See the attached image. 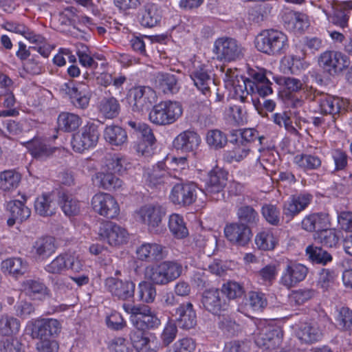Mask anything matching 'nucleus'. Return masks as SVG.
Returning a JSON list of instances; mask_svg holds the SVG:
<instances>
[{
    "instance_id": "obj_1",
    "label": "nucleus",
    "mask_w": 352,
    "mask_h": 352,
    "mask_svg": "<svg viewBox=\"0 0 352 352\" xmlns=\"http://www.w3.org/2000/svg\"><path fill=\"white\" fill-rule=\"evenodd\" d=\"M135 329L130 333L134 347L141 352H157L162 347L160 341L155 333H144L145 330L155 329L161 324L157 314L146 305H142L138 314L132 319Z\"/></svg>"
},
{
    "instance_id": "obj_2",
    "label": "nucleus",
    "mask_w": 352,
    "mask_h": 352,
    "mask_svg": "<svg viewBox=\"0 0 352 352\" xmlns=\"http://www.w3.org/2000/svg\"><path fill=\"white\" fill-rule=\"evenodd\" d=\"M255 47L259 52L267 55H280L289 47L288 38L281 31L274 29L265 30L256 36Z\"/></svg>"
},
{
    "instance_id": "obj_3",
    "label": "nucleus",
    "mask_w": 352,
    "mask_h": 352,
    "mask_svg": "<svg viewBox=\"0 0 352 352\" xmlns=\"http://www.w3.org/2000/svg\"><path fill=\"white\" fill-rule=\"evenodd\" d=\"M183 108L180 102L166 100L153 106L151 110L149 120L157 125H169L175 122L182 115Z\"/></svg>"
},
{
    "instance_id": "obj_4",
    "label": "nucleus",
    "mask_w": 352,
    "mask_h": 352,
    "mask_svg": "<svg viewBox=\"0 0 352 352\" xmlns=\"http://www.w3.org/2000/svg\"><path fill=\"white\" fill-rule=\"evenodd\" d=\"M182 266L174 261H163L146 268V277L156 285H166L180 276Z\"/></svg>"
},
{
    "instance_id": "obj_5",
    "label": "nucleus",
    "mask_w": 352,
    "mask_h": 352,
    "mask_svg": "<svg viewBox=\"0 0 352 352\" xmlns=\"http://www.w3.org/2000/svg\"><path fill=\"white\" fill-rule=\"evenodd\" d=\"M100 135L99 125L94 122H87L73 135L71 142L73 150L83 153L94 148L98 142Z\"/></svg>"
},
{
    "instance_id": "obj_6",
    "label": "nucleus",
    "mask_w": 352,
    "mask_h": 352,
    "mask_svg": "<svg viewBox=\"0 0 352 352\" xmlns=\"http://www.w3.org/2000/svg\"><path fill=\"white\" fill-rule=\"evenodd\" d=\"M223 72L225 88L229 91V96L233 98L245 102L248 96L247 86H253L252 82L240 75L236 69H221Z\"/></svg>"
},
{
    "instance_id": "obj_7",
    "label": "nucleus",
    "mask_w": 352,
    "mask_h": 352,
    "mask_svg": "<svg viewBox=\"0 0 352 352\" xmlns=\"http://www.w3.org/2000/svg\"><path fill=\"white\" fill-rule=\"evenodd\" d=\"M166 214L164 208L158 203L146 204L138 209L134 213L135 220L147 226L150 230L158 228Z\"/></svg>"
},
{
    "instance_id": "obj_8",
    "label": "nucleus",
    "mask_w": 352,
    "mask_h": 352,
    "mask_svg": "<svg viewBox=\"0 0 352 352\" xmlns=\"http://www.w3.org/2000/svg\"><path fill=\"white\" fill-rule=\"evenodd\" d=\"M84 263L79 255L76 254H62L54 258L47 264L45 270L52 274H62L70 270L74 272H80L83 270Z\"/></svg>"
},
{
    "instance_id": "obj_9",
    "label": "nucleus",
    "mask_w": 352,
    "mask_h": 352,
    "mask_svg": "<svg viewBox=\"0 0 352 352\" xmlns=\"http://www.w3.org/2000/svg\"><path fill=\"white\" fill-rule=\"evenodd\" d=\"M314 101L317 104V108L315 109L316 112L324 115H331L333 118H335L342 111H346L349 103H351L347 100L326 94L315 95Z\"/></svg>"
},
{
    "instance_id": "obj_10",
    "label": "nucleus",
    "mask_w": 352,
    "mask_h": 352,
    "mask_svg": "<svg viewBox=\"0 0 352 352\" xmlns=\"http://www.w3.org/2000/svg\"><path fill=\"white\" fill-rule=\"evenodd\" d=\"M318 65L330 75H336L350 65L349 58L338 51H326L318 57Z\"/></svg>"
},
{
    "instance_id": "obj_11",
    "label": "nucleus",
    "mask_w": 352,
    "mask_h": 352,
    "mask_svg": "<svg viewBox=\"0 0 352 352\" xmlns=\"http://www.w3.org/2000/svg\"><path fill=\"white\" fill-rule=\"evenodd\" d=\"M156 101V93L150 87L138 86L129 91V103L133 111L147 110Z\"/></svg>"
},
{
    "instance_id": "obj_12",
    "label": "nucleus",
    "mask_w": 352,
    "mask_h": 352,
    "mask_svg": "<svg viewBox=\"0 0 352 352\" xmlns=\"http://www.w3.org/2000/svg\"><path fill=\"white\" fill-rule=\"evenodd\" d=\"M190 77L196 87L205 96L210 94V86L214 84L212 66L208 63L195 62L190 72Z\"/></svg>"
},
{
    "instance_id": "obj_13",
    "label": "nucleus",
    "mask_w": 352,
    "mask_h": 352,
    "mask_svg": "<svg viewBox=\"0 0 352 352\" xmlns=\"http://www.w3.org/2000/svg\"><path fill=\"white\" fill-rule=\"evenodd\" d=\"M308 273V268L299 263L288 261L281 272L279 283L287 289L296 286L305 280Z\"/></svg>"
},
{
    "instance_id": "obj_14",
    "label": "nucleus",
    "mask_w": 352,
    "mask_h": 352,
    "mask_svg": "<svg viewBox=\"0 0 352 352\" xmlns=\"http://www.w3.org/2000/svg\"><path fill=\"white\" fill-rule=\"evenodd\" d=\"M213 51L217 58L226 61H232L243 56V48L238 42L232 38L221 37L214 43Z\"/></svg>"
},
{
    "instance_id": "obj_15",
    "label": "nucleus",
    "mask_w": 352,
    "mask_h": 352,
    "mask_svg": "<svg viewBox=\"0 0 352 352\" xmlns=\"http://www.w3.org/2000/svg\"><path fill=\"white\" fill-rule=\"evenodd\" d=\"M93 210L101 216L115 218L120 212L119 205L116 199L107 192H98L91 199Z\"/></svg>"
},
{
    "instance_id": "obj_16",
    "label": "nucleus",
    "mask_w": 352,
    "mask_h": 352,
    "mask_svg": "<svg viewBox=\"0 0 352 352\" xmlns=\"http://www.w3.org/2000/svg\"><path fill=\"white\" fill-rule=\"evenodd\" d=\"M314 6L322 11L329 22L342 28L348 26L349 14L339 1L326 0L322 4Z\"/></svg>"
},
{
    "instance_id": "obj_17",
    "label": "nucleus",
    "mask_w": 352,
    "mask_h": 352,
    "mask_svg": "<svg viewBox=\"0 0 352 352\" xmlns=\"http://www.w3.org/2000/svg\"><path fill=\"white\" fill-rule=\"evenodd\" d=\"M280 342L279 331L274 326L268 324L265 320L260 322L255 336V343L258 347L272 350L278 346Z\"/></svg>"
},
{
    "instance_id": "obj_18",
    "label": "nucleus",
    "mask_w": 352,
    "mask_h": 352,
    "mask_svg": "<svg viewBox=\"0 0 352 352\" xmlns=\"http://www.w3.org/2000/svg\"><path fill=\"white\" fill-rule=\"evenodd\" d=\"M100 237L111 246H119L129 240L127 230L121 226L111 221L102 223L98 230Z\"/></svg>"
},
{
    "instance_id": "obj_19",
    "label": "nucleus",
    "mask_w": 352,
    "mask_h": 352,
    "mask_svg": "<svg viewBox=\"0 0 352 352\" xmlns=\"http://www.w3.org/2000/svg\"><path fill=\"white\" fill-rule=\"evenodd\" d=\"M228 173L219 167L208 173L206 182L205 193L212 199L219 200L223 197V189L226 184Z\"/></svg>"
},
{
    "instance_id": "obj_20",
    "label": "nucleus",
    "mask_w": 352,
    "mask_h": 352,
    "mask_svg": "<svg viewBox=\"0 0 352 352\" xmlns=\"http://www.w3.org/2000/svg\"><path fill=\"white\" fill-rule=\"evenodd\" d=\"M63 89L69 96L73 104L79 109H85L89 104L91 91L89 86L82 82L69 81L63 85Z\"/></svg>"
},
{
    "instance_id": "obj_21",
    "label": "nucleus",
    "mask_w": 352,
    "mask_h": 352,
    "mask_svg": "<svg viewBox=\"0 0 352 352\" xmlns=\"http://www.w3.org/2000/svg\"><path fill=\"white\" fill-rule=\"evenodd\" d=\"M201 143L200 135L195 131L186 130L178 134L173 141V148L181 153L196 154Z\"/></svg>"
},
{
    "instance_id": "obj_22",
    "label": "nucleus",
    "mask_w": 352,
    "mask_h": 352,
    "mask_svg": "<svg viewBox=\"0 0 352 352\" xmlns=\"http://www.w3.org/2000/svg\"><path fill=\"white\" fill-rule=\"evenodd\" d=\"M312 199L313 196L306 192L291 196L283 203V214L289 220L293 219L305 210Z\"/></svg>"
},
{
    "instance_id": "obj_23",
    "label": "nucleus",
    "mask_w": 352,
    "mask_h": 352,
    "mask_svg": "<svg viewBox=\"0 0 352 352\" xmlns=\"http://www.w3.org/2000/svg\"><path fill=\"white\" fill-rule=\"evenodd\" d=\"M197 197V186L193 183L177 184L169 195V199L174 204L186 206L192 204Z\"/></svg>"
},
{
    "instance_id": "obj_24",
    "label": "nucleus",
    "mask_w": 352,
    "mask_h": 352,
    "mask_svg": "<svg viewBox=\"0 0 352 352\" xmlns=\"http://www.w3.org/2000/svg\"><path fill=\"white\" fill-rule=\"evenodd\" d=\"M104 285L109 292L121 300L129 299L134 295L135 285L132 281L109 277L106 279Z\"/></svg>"
},
{
    "instance_id": "obj_25",
    "label": "nucleus",
    "mask_w": 352,
    "mask_h": 352,
    "mask_svg": "<svg viewBox=\"0 0 352 352\" xmlns=\"http://www.w3.org/2000/svg\"><path fill=\"white\" fill-rule=\"evenodd\" d=\"M224 234L231 243L240 245L247 244L252 236L250 229L242 223H231L224 228Z\"/></svg>"
},
{
    "instance_id": "obj_26",
    "label": "nucleus",
    "mask_w": 352,
    "mask_h": 352,
    "mask_svg": "<svg viewBox=\"0 0 352 352\" xmlns=\"http://www.w3.org/2000/svg\"><path fill=\"white\" fill-rule=\"evenodd\" d=\"M138 259L147 262H154L162 259L166 256L165 248L155 243H144L136 250Z\"/></svg>"
},
{
    "instance_id": "obj_27",
    "label": "nucleus",
    "mask_w": 352,
    "mask_h": 352,
    "mask_svg": "<svg viewBox=\"0 0 352 352\" xmlns=\"http://www.w3.org/2000/svg\"><path fill=\"white\" fill-rule=\"evenodd\" d=\"M173 316L181 328L191 329L197 324L196 313L190 302L180 305Z\"/></svg>"
},
{
    "instance_id": "obj_28",
    "label": "nucleus",
    "mask_w": 352,
    "mask_h": 352,
    "mask_svg": "<svg viewBox=\"0 0 352 352\" xmlns=\"http://www.w3.org/2000/svg\"><path fill=\"white\" fill-rule=\"evenodd\" d=\"M144 177L148 185L151 187L168 183L171 179L164 160L157 162L151 169L146 170Z\"/></svg>"
},
{
    "instance_id": "obj_29",
    "label": "nucleus",
    "mask_w": 352,
    "mask_h": 352,
    "mask_svg": "<svg viewBox=\"0 0 352 352\" xmlns=\"http://www.w3.org/2000/svg\"><path fill=\"white\" fill-rule=\"evenodd\" d=\"M23 199V201L11 200L7 203L6 208L10 214L7 221L9 226H12L16 222H22L30 217L31 211L25 204L26 199Z\"/></svg>"
},
{
    "instance_id": "obj_30",
    "label": "nucleus",
    "mask_w": 352,
    "mask_h": 352,
    "mask_svg": "<svg viewBox=\"0 0 352 352\" xmlns=\"http://www.w3.org/2000/svg\"><path fill=\"white\" fill-rule=\"evenodd\" d=\"M331 226L328 214L324 212L311 213L306 215L301 221V228L307 232L319 231Z\"/></svg>"
},
{
    "instance_id": "obj_31",
    "label": "nucleus",
    "mask_w": 352,
    "mask_h": 352,
    "mask_svg": "<svg viewBox=\"0 0 352 352\" xmlns=\"http://www.w3.org/2000/svg\"><path fill=\"white\" fill-rule=\"evenodd\" d=\"M102 168L100 171L96 173L92 176L94 184L105 190H117L122 186V181L115 176L112 173L108 172Z\"/></svg>"
},
{
    "instance_id": "obj_32",
    "label": "nucleus",
    "mask_w": 352,
    "mask_h": 352,
    "mask_svg": "<svg viewBox=\"0 0 352 352\" xmlns=\"http://www.w3.org/2000/svg\"><path fill=\"white\" fill-rule=\"evenodd\" d=\"M202 304L206 309L213 314H219L222 310H226L227 308V305L221 299L220 292L217 289H210L204 292Z\"/></svg>"
},
{
    "instance_id": "obj_33",
    "label": "nucleus",
    "mask_w": 352,
    "mask_h": 352,
    "mask_svg": "<svg viewBox=\"0 0 352 352\" xmlns=\"http://www.w3.org/2000/svg\"><path fill=\"white\" fill-rule=\"evenodd\" d=\"M309 63L305 59L294 55L283 57L280 62V71L286 74H298L307 69Z\"/></svg>"
},
{
    "instance_id": "obj_34",
    "label": "nucleus",
    "mask_w": 352,
    "mask_h": 352,
    "mask_svg": "<svg viewBox=\"0 0 352 352\" xmlns=\"http://www.w3.org/2000/svg\"><path fill=\"white\" fill-rule=\"evenodd\" d=\"M166 167L170 178L181 179L188 169V162L186 157H175L167 155L164 159Z\"/></svg>"
},
{
    "instance_id": "obj_35",
    "label": "nucleus",
    "mask_w": 352,
    "mask_h": 352,
    "mask_svg": "<svg viewBox=\"0 0 352 352\" xmlns=\"http://www.w3.org/2000/svg\"><path fill=\"white\" fill-rule=\"evenodd\" d=\"M267 305L265 294L258 291H250L245 298L244 305H240L238 311L248 315V308L254 311H262Z\"/></svg>"
},
{
    "instance_id": "obj_36",
    "label": "nucleus",
    "mask_w": 352,
    "mask_h": 352,
    "mask_svg": "<svg viewBox=\"0 0 352 352\" xmlns=\"http://www.w3.org/2000/svg\"><path fill=\"white\" fill-rule=\"evenodd\" d=\"M26 147L30 154L36 159L43 160L50 157L56 150L43 139H33L26 142Z\"/></svg>"
},
{
    "instance_id": "obj_37",
    "label": "nucleus",
    "mask_w": 352,
    "mask_h": 352,
    "mask_svg": "<svg viewBox=\"0 0 352 352\" xmlns=\"http://www.w3.org/2000/svg\"><path fill=\"white\" fill-rule=\"evenodd\" d=\"M154 86L166 94L177 93L179 89L177 77L170 73L158 74L155 78Z\"/></svg>"
},
{
    "instance_id": "obj_38",
    "label": "nucleus",
    "mask_w": 352,
    "mask_h": 352,
    "mask_svg": "<svg viewBox=\"0 0 352 352\" xmlns=\"http://www.w3.org/2000/svg\"><path fill=\"white\" fill-rule=\"evenodd\" d=\"M283 21L287 29L294 32H302L309 25L308 16L303 13L288 11L283 16Z\"/></svg>"
},
{
    "instance_id": "obj_39",
    "label": "nucleus",
    "mask_w": 352,
    "mask_h": 352,
    "mask_svg": "<svg viewBox=\"0 0 352 352\" xmlns=\"http://www.w3.org/2000/svg\"><path fill=\"white\" fill-rule=\"evenodd\" d=\"M297 336L302 342L311 344L320 341L322 333L316 323L306 322L299 327Z\"/></svg>"
},
{
    "instance_id": "obj_40",
    "label": "nucleus",
    "mask_w": 352,
    "mask_h": 352,
    "mask_svg": "<svg viewBox=\"0 0 352 352\" xmlns=\"http://www.w3.org/2000/svg\"><path fill=\"white\" fill-rule=\"evenodd\" d=\"M104 138L109 144L121 146L126 143L128 136L126 131L118 125H108L104 130Z\"/></svg>"
},
{
    "instance_id": "obj_41",
    "label": "nucleus",
    "mask_w": 352,
    "mask_h": 352,
    "mask_svg": "<svg viewBox=\"0 0 352 352\" xmlns=\"http://www.w3.org/2000/svg\"><path fill=\"white\" fill-rule=\"evenodd\" d=\"M1 270L4 273L14 277L22 276L28 272V263L19 257L7 258L1 262Z\"/></svg>"
},
{
    "instance_id": "obj_42",
    "label": "nucleus",
    "mask_w": 352,
    "mask_h": 352,
    "mask_svg": "<svg viewBox=\"0 0 352 352\" xmlns=\"http://www.w3.org/2000/svg\"><path fill=\"white\" fill-rule=\"evenodd\" d=\"M2 26L7 31L23 36L30 43H43V36L30 31L24 24L16 22L6 21L2 25Z\"/></svg>"
},
{
    "instance_id": "obj_43",
    "label": "nucleus",
    "mask_w": 352,
    "mask_h": 352,
    "mask_svg": "<svg viewBox=\"0 0 352 352\" xmlns=\"http://www.w3.org/2000/svg\"><path fill=\"white\" fill-rule=\"evenodd\" d=\"M56 204L52 195L43 194L38 196L34 201V209L40 216L47 217L55 213Z\"/></svg>"
},
{
    "instance_id": "obj_44",
    "label": "nucleus",
    "mask_w": 352,
    "mask_h": 352,
    "mask_svg": "<svg viewBox=\"0 0 352 352\" xmlns=\"http://www.w3.org/2000/svg\"><path fill=\"white\" fill-rule=\"evenodd\" d=\"M162 18V10L156 4H149L143 12L140 18L142 25L146 28H153L160 23Z\"/></svg>"
},
{
    "instance_id": "obj_45",
    "label": "nucleus",
    "mask_w": 352,
    "mask_h": 352,
    "mask_svg": "<svg viewBox=\"0 0 352 352\" xmlns=\"http://www.w3.org/2000/svg\"><path fill=\"white\" fill-rule=\"evenodd\" d=\"M99 113L105 118L113 119L117 117L120 111L119 101L113 96L103 98L98 103Z\"/></svg>"
},
{
    "instance_id": "obj_46",
    "label": "nucleus",
    "mask_w": 352,
    "mask_h": 352,
    "mask_svg": "<svg viewBox=\"0 0 352 352\" xmlns=\"http://www.w3.org/2000/svg\"><path fill=\"white\" fill-rule=\"evenodd\" d=\"M59 130L64 132H72L78 129L82 124L81 118L75 113L62 112L57 119Z\"/></svg>"
},
{
    "instance_id": "obj_47",
    "label": "nucleus",
    "mask_w": 352,
    "mask_h": 352,
    "mask_svg": "<svg viewBox=\"0 0 352 352\" xmlns=\"http://www.w3.org/2000/svg\"><path fill=\"white\" fill-rule=\"evenodd\" d=\"M102 166L105 170L122 173L129 168L130 164L126 157L121 154H109L105 157Z\"/></svg>"
},
{
    "instance_id": "obj_48",
    "label": "nucleus",
    "mask_w": 352,
    "mask_h": 352,
    "mask_svg": "<svg viewBox=\"0 0 352 352\" xmlns=\"http://www.w3.org/2000/svg\"><path fill=\"white\" fill-rule=\"evenodd\" d=\"M294 163L299 169L307 172L320 168L322 161L317 155L302 153L298 154L294 157Z\"/></svg>"
},
{
    "instance_id": "obj_49",
    "label": "nucleus",
    "mask_w": 352,
    "mask_h": 352,
    "mask_svg": "<svg viewBox=\"0 0 352 352\" xmlns=\"http://www.w3.org/2000/svg\"><path fill=\"white\" fill-rule=\"evenodd\" d=\"M38 336L40 337H48L57 335L60 331V324L56 319L43 318L36 323Z\"/></svg>"
},
{
    "instance_id": "obj_50",
    "label": "nucleus",
    "mask_w": 352,
    "mask_h": 352,
    "mask_svg": "<svg viewBox=\"0 0 352 352\" xmlns=\"http://www.w3.org/2000/svg\"><path fill=\"white\" fill-rule=\"evenodd\" d=\"M315 241L323 246L336 247L339 241V236L336 230L326 227L321 230L316 231L314 235Z\"/></svg>"
},
{
    "instance_id": "obj_51",
    "label": "nucleus",
    "mask_w": 352,
    "mask_h": 352,
    "mask_svg": "<svg viewBox=\"0 0 352 352\" xmlns=\"http://www.w3.org/2000/svg\"><path fill=\"white\" fill-rule=\"evenodd\" d=\"M23 289L27 295L35 300H42L48 295L46 287L38 280H27L23 284Z\"/></svg>"
},
{
    "instance_id": "obj_52",
    "label": "nucleus",
    "mask_w": 352,
    "mask_h": 352,
    "mask_svg": "<svg viewBox=\"0 0 352 352\" xmlns=\"http://www.w3.org/2000/svg\"><path fill=\"white\" fill-rule=\"evenodd\" d=\"M21 176L14 170L0 172V189L11 191L16 188L21 182Z\"/></svg>"
},
{
    "instance_id": "obj_53",
    "label": "nucleus",
    "mask_w": 352,
    "mask_h": 352,
    "mask_svg": "<svg viewBox=\"0 0 352 352\" xmlns=\"http://www.w3.org/2000/svg\"><path fill=\"white\" fill-rule=\"evenodd\" d=\"M338 274L331 269L324 268L318 274L316 286L323 292L333 289L337 279Z\"/></svg>"
},
{
    "instance_id": "obj_54",
    "label": "nucleus",
    "mask_w": 352,
    "mask_h": 352,
    "mask_svg": "<svg viewBox=\"0 0 352 352\" xmlns=\"http://www.w3.org/2000/svg\"><path fill=\"white\" fill-rule=\"evenodd\" d=\"M168 228L172 234L177 239L185 238L188 234V230L183 217L177 213H173L169 216Z\"/></svg>"
},
{
    "instance_id": "obj_55",
    "label": "nucleus",
    "mask_w": 352,
    "mask_h": 352,
    "mask_svg": "<svg viewBox=\"0 0 352 352\" xmlns=\"http://www.w3.org/2000/svg\"><path fill=\"white\" fill-rule=\"evenodd\" d=\"M56 248L54 239L52 237L38 239L33 246L34 252L43 258L50 256L55 252Z\"/></svg>"
},
{
    "instance_id": "obj_56",
    "label": "nucleus",
    "mask_w": 352,
    "mask_h": 352,
    "mask_svg": "<svg viewBox=\"0 0 352 352\" xmlns=\"http://www.w3.org/2000/svg\"><path fill=\"white\" fill-rule=\"evenodd\" d=\"M255 243L261 250H272L278 243V239L270 230L259 232L255 236Z\"/></svg>"
},
{
    "instance_id": "obj_57",
    "label": "nucleus",
    "mask_w": 352,
    "mask_h": 352,
    "mask_svg": "<svg viewBox=\"0 0 352 352\" xmlns=\"http://www.w3.org/2000/svg\"><path fill=\"white\" fill-rule=\"evenodd\" d=\"M253 155L251 149L244 144L237 145L232 150L227 151L223 155V159L229 162H240Z\"/></svg>"
},
{
    "instance_id": "obj_58",
    "label": "nucleus",
    "mask_w": 352,
    "mask_h": 352,
    "mask_svg": "<svg viewBox=\"0 0 352 352\" xmlns=\"http://www.w3.org/2000/svg\"><path fill=\"white\" fill-rule=\"evenodd\" d=\"M305 252L313 263L325 265L332 261L331 255L321 248L310 245L306 248Z\"/></svg>"
},
{
    "instance_id": "obj_59",
    "label": "nucleus",
    "mask_w": 352,
    "mask_h": 352,
    "mask_svg": "<svg viewBox=\"0 0 352 352\" xmlns=\"http://www.w3.org/2000/svg\"><path fill=\"white\" fill-rule=\"evenodd\" d=\"M278 273V265L275 263H271L256 273L258 280L263 285H272L276 280Z\"/></svg>"
},
{
    "instance_id": "obj_60",
    "label": "nucleus",
    "mask_w": 352,
    "mask_h": 352,
    "mask_svg": "<svg viewBox=\"0 0 352 352\" xmlns=\"http://www.w3.org/2000/svg\"><path fill=\"white\" fill-rule=\"evenodd\" d=\"M206 142L210 148L218 150L226 145L228 138L223 131L219 129H212L206 133Z\"/></svg>"
},
{
    "instance_id": "obj_61",
    "label": "nucleus",
    "mask_w": 352,
    "mask_h": 352,
    "mask_svg": "<svg viewBox=\"0 0 352 352\" xmlns=\"http://www.w3.org/2000/svg\"><path fill=\"white\" fill-rule=\"evenodd\" d=\"M59 205L66 216H75L80 212L78 201L70 195L63 193L59 198Z\"/></svg>"
},
{
    "instance_id": "obj_62",
    "label": "nucleus",
    "mask_w": 352,
    "mask_h": 352,
    "mask_svg": "<svg viewBox=\"0 0 352 352\" xmlns=\"http://www.w3.org/2000/svg\"><path fill=\"white\" fill-rule=\"evenodd\" d=\"M0 99L3 100V106L8 108L7 110L0 111V117L16 116L19 114V111L14 108L16 99L11 90L2 91Z\"/></svg>"
},
{
    "instance_id": "obj_63",
    "label": "nucleus",
    "mask_w": 352,
    "mask_h": 352,
    "mask_svg": "<svg viewBox=\"0 0 352 352\" xmlns=\"http://www.w3.org/2000/svg\"><path fill=\"white\" fill-rule=\"evenodd\" d=\"M20 328V323L16 318L3 314L0 316V334L8 336L17 333Z\"/></svg>"
},
{
    "instance_id": "obj_64",
    "label": "nucleus",
    "mask_w": 352,
    "mask_h": 352,
    "mask_svg": "<svg viewBox=\"0 0 352 352\" xmlns=\"http://www.w3.org/2000/svg\"><path fill=\"white\" fill-rule=\"evenodd\" d=\"M0 352H24V346L16 338H3L0 340Z\"/></svg>"
}]
</instances>
